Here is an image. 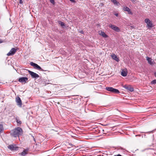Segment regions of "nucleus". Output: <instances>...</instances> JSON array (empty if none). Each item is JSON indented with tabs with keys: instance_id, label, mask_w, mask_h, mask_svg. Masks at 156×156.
<instances>
[{
	"instance_id": "nucleus-20",
	"label": "nucleus",
	"mask_w": 156,
	"mask_h": 156,
	"mask_svg": "<svg viewBox=\"0 0 156 156\" xmlns=\"http://www.w3.org/2000/svg\"><path fill=\"white\" fill-rule=\"evenodd\" d=\"M16 122L18 124H21V122L18 119H16Z\"/></svg>"
},
{
	"instance_id": "nucleus-25",
	"label": "nucleus",
	"mask_w": 156,
	"mask_h": 156,
	"mask_svg": "<svg viewBox=\"0 0 156 156\" xmlns=\"http://www.w3.org/2000/svg\"><path fill=\"white\" fill-rule=\"evenodd\" d=\"M3 42V41L2 40L0 39V44L2 43Z\"/></svg>"
},
{
	"instance_id": "nucleus-8",
	"label": "nucleus",
	"mask_w": 156,
	"mask_h": 156,
	"mask_svg": "<svg viewBox=\"0 0 156 156\" xmlns=\"http://www.w3.org/2000/svg\"><path fill=\"white\" fill-rule=\"evenodd\" d=\"M145 22L147 24L148 28H151L153 26L152 22L149 19H145Z\"/></svg>"
},
{
	"instance_id": "nucleus-6",
	"label": "nucleus",
	"mask_w": 156,
	"mask_h": 156,
	"mask_svg": "<svg viewBox=\"0 0 156 156\" xmlns=\"http://www.w3.org/2000/svg\"><path fill=\"white\" fill-rule=\"evenodd\" d=\"M30 75L31 76V77L32 78H37L39 77V75L37 74L32 72L30 71L29 70L28 71Z\"/></svg>"
},
{
	"instance_id": "nucleus-2",
	"label": "nucleus",
	"mask_w": 156,
	"mask_h": 156,
	"mask_svg": "<svg viewBox=\"0 0 156 156\" xmlns=\"http://www.w3.org/2000/svg\"><path fill=\"white\" fill-rule=\"evenodd\" d=\"M106 89L108 91L116 94L119 93V90L114 88L112 87H106Z\"/></svg>"
},
{
	"instance_id": "nucleus-32",
	"label": "nucleus",
	"mask_w": 156,
	"mask_h": 156,
	"mask_svg": "<svg viewBox=\"0 0 156 156\" xmlns=\"http://www.w3.org/2000/svg\"><path fill=\"white\" fill-rule=\"evenodd\" d=\"M132 2H134L135 0H131Z\"/></svg>"
},
{
	"instance_id": "nucleus-16",
	"label": "nucleus",
	"mask_w": 156,
	"mask_h": 156,
	"mask_svg": "<svg viewBox=\"0 0 156 156\" xmlns=\"http://www.w3.org/2000/svg\"><path fill=\"white\" fill-rule=\"evenodd\" d=\"M28 149H24L23 151L20 154L22 156H24L27 154V152L28 151Z\"/></svg>"
},
{
	"instance_id": "nucleus-5",
	"label": "nucleus",
	"mask_w": 156,
	"mask_h": 156,
	"mask_svg": "<svg viewBox=\"0 0 156 156\" xmlns=\"http://www.w3.org/2000/svg\"><path fill=\"white\" fill-rule=\"evenodd\" d=\"M16 101L17 103V105L20 107H22V102L20 98L18 96L16 98Z\"/></svg>"
},
{
	"instance_id": "nucleus-7",
	"label": "nucleus",
	"mask_w": 156,
	"mask_h": 156,
	"mask_svg": "<svg viewBox=\"0 0 156 156\" xmlns=\"http://www.w3.org/2000/svg\"><path fill=\"white\" fill-rule=\"evenodd\" d=\"M28 78L26 77H22L19 79V81L22 83H25L28 81Z\"/></svg>"
},
{
	"instance_id": "nucleus-19",
	"label": "nucleus",
	"mask_w": 156,
	"mask_h": 156,
	"mask_svg": "<svg viewBox=\"0 0 156 156\" xmlns=\"http://www.w3.org/2000/svg\"><path fill=\"white\" fill-rule=\"evenodd\" d=\"M111 1L115 4V5H117L119 3L116 0H111Z\"/></svg>"
},
{
	"instance_id": "nucleus-12",
	"label": "nucleus",
	"mask_w": 156,
	"mask_h": 156,
	"mask_svg": "<svg viewBox=\"0 0 156 156\" xmlns=\"http://www.w3.org/2000/svg\"><path fill=\"white\" fill-rule=\"evenodd\" d=\"M146 59L147 60L148 63L151 65H152L154 64V62L151 58L147 57Z\"/></svg>"
},
{
	"instance_id": "nucleus-3",
	"label": "nucleus",
	"mask_w": 156,
	"mask_h": 156,
	"mask_svg": "<svg viewBox=\"0 0 156 156\" xmlns=\"http://www.w3.org/2000/svg\"><path fill=\"white\" fill-rule=\"evenodd\" d=\"M8 148L11 151H17L19 147L15 144H12L8 146Z\"/></svg>"
},
{
	"instance_id": "nucleus-14",
	"label": "nucleus",
	"mask_w": 156,
	"mask_h": 156,
	"mask_svg": "<svg viewBox=\"0 0 156 156\" xmlns=\"http://www.w3.org/2000/svg\"><path fill=\"white\" fill-rule=\"evenodd\" d=\"M123 9L124 11L127 12L129 14H132V12L128 7L126 6L124 7H123Z\"/></svg>"
},
{
	"instance_id": "nucleus-29",
	"label": "nucleus",
	"mask_w": 156,
	"mask_h": 156,
	"mask_svg": "<svg viewBox=\"0 0 156 156\" xmlns=\"http://www.w3.org/2000/svg\"><path fill=\"white\" fill-rule=\"evenodd\" d=\"M117 156H122L120 154H118Z\"/></svg>"
},
{
	"instance_id": "nucleus-4",
	"label": "nucleus",
	"mask_w": 156,
	"mask_h": 156,
	"mask_svg": "<svg viewBox=\"0 0 156 156\" xmlns=\"http://www.w3.org/2000/svg\"><path fill=\"white\" fill-rule=\"evenodd\" d=\"M30 65L32 66H33L35 69L43 71V69H42L39 65L36 63H34L33 62H31L30 63Z\"/></svg>"
},
{
	"instance_id": "nucleus-28",
	"label": "nucleus",
	"mask_w": 156,
	"mask_h": 156,
	"mask_svg": "<svg viewBox=\"0 0 156 156\" xmlns=\"http://www.w3.org/2000/svg\"><path fill=\"white\" fill-rule=\"evenodd\" d=\"M154 76H155V77H156V72H155L154 73Z\"/></svg>"
},
{
	"instance_id": "nucleus-11",
	"label": "nucleus",
	"mask_w": 156,
	"mask_h": 156,
	"mask_svg": "<svg viewBox=\"0 0 156 156\" xmlns=\"http://www.w3.org/2000/svg\"><path fill=\"white\" fill-rule=\"evenodd\" d=\"M109 27L111 28L112 29L114 30L115 31H117V32H119L120 31V29L119 28L114 25H112V24H110L109 26Z\"/></svg>"
},
{
	"instance_id": "nucleus-9",
	"label": "nucleus",
	"mask_w": 156,
	"mask_h": 156,
	"mask_svg": "<svg viewBox=\"0 0 156 156\" xmlns=\"http://www.w3.org/2000/svg\"><path fill=\"white\" fill-rule=\"evenodd\" d=\"M123 87L126 89L130 92L134 91L133 88L130 85H125L123 86Z\"/></svg>"
},
{
	"instance_id": "nucleus-1",
	"label": "nucleus",
	"mask_w": 156,
	"mask_h": 156,
	"mask_svg": "<svg viewBox=\"0 0 156 156\" xmlns=\"http://www.w3.org/2000/svg\"><path fill=\"white\" fill-rule=\"evenodd\" d=\"M11 134L14 137L18 136L19 137L20 136L23 134L22 129L20 127H17L11 131Z\"/></svg>"
},
{
	"instance_id": "nucleus-13",
	"label": "nucleus",
	"mask_w": 156,
	"mask_h": 156,
	"mask_svg": "<svg viewBox=\"0 0 156 156\" xmlns=\"http://www.w3.org/2000/svg\"><path fill=\"white\" fill-rule=\"evenodd\" d=\"M112 58L115 60L117 62H119V58H118L117 56L114 54H113L111 55Z\"/></svg>"
},
{
	"instance_id": "nucleus-10",
	"label": "nucleus",
	"mask_w": 156,
	"mask_h": 156,
	"mask_svg": "<svg viewBox=\"0 0 156 156\" xmlns=\"http://www.w3.org/2000/svg\"><path fill=\"white\" fill-rule=\"evenodd\" d=\"M16 50L14 48H12L7 54V56H9L14 55L16 52Z\"/></svg>"
},
{
	"instance_id": "nucleus-23",
	"label": "nucleus",
	"mask_w": 156,
	"mask_h": 156,
	"mask_svg": "<svg viewBox=\"0 0 156 156\" xmlns=\"http://www.w3.org/2000/svg\"><path fill=\"white\" fill-rule=\"evenodd\" d=\"M50 2L53 4H55L54 0H50Z\"/></svg>"
},
{
	"instance_id": "nucleus-15",
	"label": "nucleus",
	"mask_w": 156,
	"mask_h": 156,
	"mask_svg": "<svg viewBox=\"0 0 156 156\" xmlns=\"http://www.w3.org/2000/svg\"><path fill=\"white\" fill-rule=\"evenodd\" d=\"M99 34L101 35L104 37L106 38L108 37V35H106L105 32L102 31H99Z\"/></svg>"
},
{
	"instance_id": "nucleus-21",
	"label": "nucleus",
	"mask_w": 156,
	"mask_h": 156,
	"mask_svg": "<svg viewBox=\"0 0 156 156\" xmlns=\"http://www.w3.org/2000/svg\"><path fill=\"white\" fill-rule=\"evenodd\" d=\"M151 83V84H156V80H154L152 81Z\"/></svg>"
},
{
	"instance_id": "nucleus-26",
	"label": "nucleus",
	"mask_w": 156,
	"mask_h": 156,
	"mask_svg": "<svg viewBox=\"0 0 156 156\" xmlns=\"http://www.w3.org/2000/svg\"><path fill=\"white\" fill-rule=\"evenodd\" d=\"M70 1H71V2H75V1L74 0H69Z\"/></svg>"
},
{
	"instance_id": "nucleus-27",
	"label": "nucleus",
	"mask_w": 156,
	"mask_h": 156,
	"mask_svg": "<svg viewBox=\"0 0 156 156\" xmlns=\"http://www.w3.org/2000/svg\"><path fill=\"white\" fill-rule=\"evenodd\" d=\"M115 15L117 16H118V13H115Z\"/></svg>"
},
{
	"instance_id": "nucleus-18",
	"label": "nucleus",
	"mask_w": 156,
	"mask_h": 156,
	"mask_svg": "<svg viewBox=\"0 0 156 156\" xmlns=\"http://www.w3.org/2000/svg\"><path fill=\"white\" fill-rule=\"evenodd\" d=\"M4 130V128L3 125L0 123V133L3 132Z\"/></svg>"
},
{
	"instance_id": "nucleus-17",
	"label": "nucleus",
	"mask_w": 156,
	"mask_h": 156,
	"mask_svg": "<svg viewBox=\"0 0 156 156\" xmlns=\"http://www.w3.org/2000/svg\"><path fill=\"white\" fill-rule=\"evenodd\" d=\"M127 72L126 71L122 70L121 72V75L123 76H126L127 75Z\"/></svg>"
},
{
	"instance_id": "nucleus-30",
	"label": "nucleus",
	"mask_w": 156,
	"mask_h": 156,
	"mask_svg": "<svg viewBox=\"0 0 156 156\" xmlns=\"http://www.w3.org/2000/svg\"><path fill=\"white\" fill-rule=\"evenodd\" d=\"M33 138H34V141H35V139L33 137Z\"/></svg>"
},
{
	"instance_id": "nucleus-22",
	"label": "nucleus",
	"mask_w": 156,
	"mask_h": 156,
	"mask_svg": "<svg viewBox=\"0 0 156 156\" xmlns=\"http://www.w3.org/2000/svg\"><path fill=\"white\" fill-rule=\"evenodd\" d=\"M59 24H60L62 26H65V23L63 22H62L61 21L59 22Z\"/></svg>"
},
{
	"instance_id": "nucleus-24",
	"label": "nucleus",
	"mask_w": 156,
	"mask_h": 156,
	"mask_svg": "<svg viewBox=\"0 0 156 156\" xmlns=\"http://www.w3.org/2000/svg\"><path fill=\"white\" fill-rule=\"evenodd\" d=\"M23 2V0H20L19 3L20 4H22Z\"/></svg>"
},
{
	"instance_id": "nucleus-31",
	"label": "nucleus",
	"mask_w": 156,
	"mask_h": 156,
	"mask_svg": "<svg viewBox=\"0 0 156 156\" xmlns=\"http://www.w3.org/2000/svg\"><path fill=\"white\" fill-rule=\"evenodd\" d=\"M81 33L83 34V31H81Z\"/></svg>"
}]
</instances>
